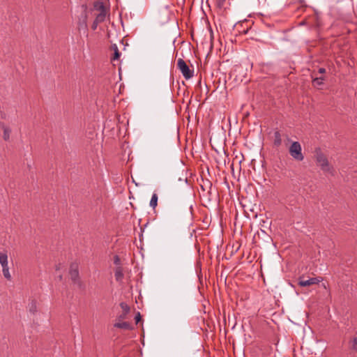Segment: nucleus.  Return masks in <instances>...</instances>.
<instances>
[{
	"label": "nucleus",
	"instance_id": "nucleus-4",
	"mask_svg": "<svg viewBox=\"0 0 357 357\" xmlns=\"http://www.w3.org/2000/svg\"><path fill=\"white\" fill-rule=\"evenodd\" d=\"M177 67L186 79H189L193 77L194 70L190 69L189 66L183 59H178Z\"/></svg>",
	"mask_w": 357,
	"mask_h": 357
},
{
	"label": "nucleus",
	"instance_id": "nucleus-23",
	"mask_svg": "<svg viewBox=\"0 0 357 357\" xmlns=\"http://www.w3.org/2000/svg\"><path fill=\"white\" fill-rule=\"evenodd\" d=\"M119 261H120V259H119V257L118 256H115V257H114V264H119Z\"/></svg>",
	"mask_w": 357,
	"mask_h": 357
},
{
	"label": "nucleus",
	"instance_id": "nucleus-14",
	"mask_svg": "<svg viewBox=\"0 0 357 357\" xmlns=\"http://www.w3.org/2000/svg\"><path fill=\"white\" fill-rule=\"evenodd\" d=\"M324 77H315L312 79V84L314 86H319L324 84Z\"/></svg>",
	"mask_w": 357,
	"mask_h": 357
},
{
	"label": "nucleus",
	"instance_id": "nucleus-22",
	"mask_svg": "<svg viewBox=\"0 0 357 357\" xmlns=\"http://www.w3.org/2000/svg\"><path fill=\"white\" fill-rule=\"evenodd\" d=\"M318 72L320 74H324L326 73V69L324 68H319Z\"/></svg>",
	"mask_w": 357,
	"mask_h": 357
},
{
	"label": "nucleus",
	"instance_id": "nucleus-17",
	"mask_svg": "<svg viewBox=\"0 0 357 357\" xmlns=\"http://www.w3.org/2000/svg\"><path fill=\"white\" fill-rule=\"evenodd\" d=\"M112 47H113V50L114 51L113 59L114 60H117V59H119L121 54H120V52H119V51L118 50V47H117V46L116 45H114L112 46Z\"/></svg>",
	"mask_w": 357,
	"mask_h": 357
},
{
	"label": "nucleus",
	"instance_id": "nucleus-11",
	"mask_svg": "<svg viewBox=\"0 0 357 357\" xmlns=\"http://www.w3.org/2000/svg\"><path fill=\"white\" fill-rule=\"evenodd\" d=\"M114 326L115 328H122V329H125V330H132V326H131V324L126 321L115 323Z\"/></svg>",
	"mask_w": 357,
	"mask_h": 357
},
{
	"label": "nucleus",
	"instance_id": "nucleus-1",
	"mask_svg": "<svg viewBox=\"0 0 357 357\" xmlns=\"http://www.w3.org/2000/svg\"><path fill=\"white\" fill-rule=\"evenodd\" d=\"M316 160L320 166L322 171L324 172L333 173V168L329 166L328 161L325 155L321 151L320 149H317L315 151Z\"/></svg>",
	"mask_w": 357,
	"mask_h": 357
},
{
	"label": "nucleus",
	"instance_id": "nucleus-2",
	"mask_svg": "<svg viewBox=\"0 0 357 357\" xmlns=\"http://www.w3.org/2000/svg\"><path fill=\"white\" fill-rule=\"evenodd\" d=\"M290 155L297 161H302L304 155L302 153V147L298 142H293L289 148Z\"/></svg>",
	"mask_w": 357,
	"mask_h": 357
},
{
	"label": "nucleus",
	"instance_id": "nucleus-19",
	"mask_svg": "<svg viewBox=\"0 0 357 357\" xmlns=\"http://www.w3.org/2000/svg\"><path fill=\"white\" fill-rule=\"evenodd\" d=\"M100 23L98 22H97L96 20H94L92 25H91V29L93 30H96L98 27V25Z\"/></svg>",
	"mask_w": 357,
	"mask_h": 357
},
{
	"label": "nucleus",
	"instance_id": "nucleus-24",
	"mask_svg": "<svg viewBox=\"0 0 357 357\" xmlns=\"http://www.w3.org/2000/svg\"><path fill=\"white\" fill-rule=\"evenodd\" d=\"M207 183L208 185L209 188L211 189V187H212V183L210 181H207Z\"/></svg>",
	"mask_w": 357,
	"mask_h": 357
},
{
	"label": "nucleus",
	"instance_id": "nucleus-25",
	"mask_svg": "<svg viewBox=\"0 0 357 357\" xmlns=\"http://www.w3.org/2000/svg\"><path fill=\"white\" fill-rule=\"evenodd\" d=\"M201 187H202V188L204 190H205V189H204V185H201Z\"/></svg>",
	"mask_w": 357,
	"mask_h": 357
},
{
	"label": "nucleus",
	"instance_id": "nucleus-16",
	"mask_svg": "<svg viewBox=\"0 0 357 357\" xmlns=\"http://www.w3.org/2000/svg\"><path fill=\"white\" fill-rule=\"evenodd\" d=\"M107 16V12L99 13L96 15L95 20L99 23H102L105 20Z\"/></svg>",
	"mask_w": 357,
	"mask_h": 357
},
{
	"label": "nucleus",
	"instance_id": "nucleus-20",
	"mask_svg": "<svg viewBox=\"0 0 357 357\" xmlns=\"http://www.w3.org/2000/svg\"><path fill=\"white\" fill-rule=\"evenodd\" d=\"M135 319L136 324H138V322L140 321V319H141V314H140V313L139 312L136 314V316L135 317Z\"/></svg>",
	"mask_w": 357,
	"mask_h": 357
},
{
	"label": "nucleus",
	"instance_id": "nucleus-8",
	"mask_svg": "<svg viewBox=\"0 0 357 357\" xmlns=\"http://www.w3.org/2000/svg\"><path fill=\"white\" fill-rule=\"evenodd\" d=\"M120 307L122 309V313L117 317L119 321H122L127 318V315L130 312V308L128 305L124 302L120 303Z\"/></svg>",
	"mask_w": 357,
	"mask_h": 357
},
{
	"label": "nucleus",
	"instance_id": "nucleus-10",
	"mask_svg": "<svg viewBox=\"0 0 357 357\" xmlns=\"http://www.w3.org/2000/svg\"><path fill=\"white\" fill-rule=\"evenodd\" d=\"M1 128L3 129V138L5 141H9L11 133V128L3 123L1 124Z\"/></svg>",
	"mask_w": 357,
	"mask_h": 357
},
{
	"label": "nucleus",
	"instance_id": "nucleus-7",
	"mask_svg": "<svg viewBox=\"0 0 357 357\" xmlns=\"http://www.w3.org/2000/svg\"><path fill=\"white\" fill-rule=\"evenodd\" d=\"M87 18L88 14L86 8H85L81 13L78 20V27L79 29L87 30Z\"/></svg>",
	"mask_w": 357,
	"mask_h": 357
},
{
	"label": "nucleus",
	"instance_id": "nucleus-3",
	"mask_svg": "<svg viewBox=\"0 0 357 357\" xmlns=\"http://www.w3.org/2000/svg\"><path fill=\"white\" fill-rule=\"evenodd\" d=\"M0 264L2 267V273L4 278L7 280L10 281L12 280V277L8 267V255L6 252H0Z\"/></svg>",
	"mask_w": 357,
	"mask_h": 357
},
{
	"label": "nucleus",
	"instance_id": "nucleus-18",
	"mask_svg": "<svg viewBox=\"0 0 357 357\" xmlns=\"http://www.w3.org/2000/svg\"><path fill=\"white\" fill-rule=\"evenodd\" d=\"M29 311L33 314H34L36 312V305L34 302H32L29 307Z\"/></svg>",
	"mask_w": 357,
	"mask_h": 357
},
{
	"label": "nucleus",
	"instance_id": "nucleus-5",
	"mask_svg": "<svg viewBox=\"0 0 357 357\" xmlns=\"http://www.w3.org/2000/svg\"><path fill=\"white\" fill-rule=\"evenodd\" d=\"M69 274L70 279L75 284H80L78 265L77 264H72L70 267Z\"/></svg>",
	"mask_w": 357,
	"mask_h": 357
},
{
	"label": "nucleus",
	"instance_id": "nucleus-9",
	"mask_svg": "<svg viewBox=\"0 0 357 357\" xmlns=\"http://www.w3.org/2000/svg\"><path fill=\"white\" fill-rule=\"evenodd\" d=\"M273 146L275 147H279L282 144V135L280 132L278 130H275L273 133Z\"/></svg>",
	"mask_w": 357,
	"mask_h": 357
},
{
	"label": "nucleus",
	"instance_id": "nucleus-13",
	"mask_svg": "<svg viewBox=\"0 0 357 357\" xmlns=\"http://www.w3.org/2000/svg\"><path fill=\"white\" fill-rule=\"evenodd\" d=\"M114 276L116 281H121L123 278V273L122 268L121 267H118L116 268L114 272Z\"/></svg>",
	"mask_w": 357,
	"mask_h": 357
},
{
	"label": "nucleus",
	"instance_id": "nucleus-21",
	"mask_svg": "<svg viewBox=\"0 0 357 357\" xmlns=\"http://www.w3.org/2000/svg\"><path fill=\"white\" fill-rule=\"evenodd\" d=\"M226 0H217V4L219 7H221L224 5Z\"/></svg>",
	"mask_w": 357,
	"mask_h": 357
},
{
	"label": "nucleus",
	"instance_id": "nucleus-15",
	"mask_svg": "<svg viewBox=\"0 0 357 357\" xmlns=\"http://www.w3.org/2000/svg\"><path fill=\"white\" fill-rule=\"evenodd\" d=\"M158 195L156 193H153L152 195L151 201H150V206L152 207L153 209L157 206L158 204Z\"/></svg>",
	"mask_w": 357,
	"mask_h": 357
},
{
	"label": "nucleus",
	"instance_id": "nucleus-12",
	"mask_svg": "<svg viewBox=\"0 0 357 357\" xmlns=\"http://www.w3.org/2000/svg\"><path fill=\"white\" fill-rule=\"evenodd\" d=\"M94 9L99 13H105L107 12L106 8L102 2L96 1L94 3Z\"/></svg>",
	"mask_w": 357,
	"mask_h": 357
},
{
	"label": "nucleus",
	"instance_id": "nucleus-6",
	"mask_svg": "<svg viewBox=\"0 0 357 357\" xmlns=\"http://www.w3.org/2000/svg\"><path fill=\"white\" fill-rule=\"evenodd\" d=\"M321 281H322V278L321 277L310 278L308 280H305L300 278L298 281V284L301 287H307L312 284H319Z\"/></svg>",
	"mask_w": 357,
	"mask_h": 357
}]
</instances>
